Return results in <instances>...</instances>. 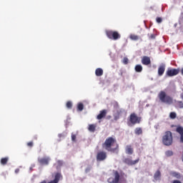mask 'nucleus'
Returning <instances> with one entry per match:
<instances>
[{
	"mask_svg": "<svg viewBox=\"0 0 183 183\" xmlns=\"http://www.w3.org/2000/svg\"><path fill=\"white\" fill-rule=\"evenodd\" d=\"M102 148L108 151V152L118 153L119 144L117 143V138H115V137H109L102 144Z\"/></svg>",
	"mask_w": 183,
	"mask_h": 183,
	"instance_id": "obj_1",
	"label": "nucleus"
},
{
	"mask_svg": "<svg viewBox=\"0 0 183 183\" xmlns=\"http://www.w3.org/2000/svg\"><path fill=\"white\" fill-rule=\"evenodd\" d=\"M162 142L164 145H166V147H169L170 145H172V132H171L170 131L166 132L162 137Z\"/></svg>",
	"mask_w": 183,
	"mask_h": 183,
	"instance_id": "obj_2",
	"label": "nucleus"
},
{
	"mask_svg": "<svg viewBox=\"0 0 183 183\" xmlns=\"http://www.w3.org/2000/svg\"><path fill=\"white\" fill-rule=\"evenodd\" d=\"M159 99L161 102H163V104H167L168 105H171L173 102L172 97L167 95V93H165L164 91L159 92Z\"/></svg>",
	"mask_w": 183,
	"mask_h": 183,
	"instance_id": "obj_3",
	"label": "nucleus"
},
{
	"mask_svg": "<svg viewBox=\"0 0 183 183\" xmlns=\"http://www.w3.org/2000/svg\"><path fill=\"white\" fill-rule=\"evenodd\" d=\"M142 118L138 117L137 114L132 113L129 117V122H127L128 125H137V124H141Z\"/></svg>",
	"mask_w": 183,
	"mask_h": 183,
	"instance_id": "obj_4",
	"label": "nucleus"
},
{
	"mask_svg": "<svg viewBox=\"0 0 183 183\" xmlns=\"http://www.w3.org/2000/svg\"><path fill=\"white\" fill-rule=\"evenodd\" d=\"M107 36L109 39H114V41H117V39H121V34L118 31L107 30L106 31Z\"/></svg>",
	"mask_w": 183,
	"mask_h": 183,
	"instance_id": "obj_5",
	"label": "nucleus"
},
{
	"mask_svg": "<svg viewBox=\"0 0 183 183\" xmlns=\"http://www.w3.org/2000/svg\"><path fill=\"white\" fill-rule=\"evenodd\" d=\"M119 178H120L119 173L117 171H116L114 172V178L110 177L107 179V182L109 183H118L119 182Z\"/></svg>",
	"mask_w": 183,
	"mask_h": 183,
	"instance_id": "obj_6",
	"label": "nucleus"
},
{
	"mask_svg": "<svg viewBox=\"0 0 183 183\" xmlns=\"http://www.w3.org/2000/svg\"><path fill=\"white\" fill-rule=\"evenodd\" d=\"M179 74V69H171L167 71V76H175Z\"/></svg>",
	"mask_w": 183,
	"mask_h": 183,
	"instance_id": "obj_7",
	"label": "nucleus"
},
{
	"mask_svg": "<svg viewBox=\"0 0 183 183\" xmlns=\"http://www.w3.org/2000/svg\"><path fill=\"white\" fill-rule=\"evenodd\" d=\"M107 159V152H99L97 154V161H105Z\"/></svg>",
	"mask_w": 183,
	"mask_h": 183,
	"instance_id": "obj_8",
	"label": "nucleus"
},
{
	"mask_svg": "<svg viewBox=\"0 0 183 183\" xmlns=\"http://www.w3.org/2000/svg\"><path fill=\"white\" fill-rule=\"evenodd\" d=\"M123 162L124 164H127V165H135L136 164H138V162H139V158H138L137 159H136L134 161H132V159L129 158H125L123 160Z\"/></svg>",
	"mask_w": 183,
	"mask_h": 183,
	"instance_id": "obj_9",
	"label": "nucleus"
},
{
	"mask_svg": "<svg viewBox=\"0 0 183 183\" xmlns=\"http://www.w3.org/2000/svg\"><path fill=\"white\" fill-rule=\"evenodd\" d=\"M142 64L146 66L151 65V58L148 56H143L142 58Z\"/></svg>",
	"mask_w": 183,
	"mask_h": 183,
	"instance_id": "obj_10",
	"label": "nucleus"
},
{
	"mask_svg": "<svg viewBox=\"0 0 183 183\" xmlns=\"http://www.w3.org/2000/svg\"><path fill=\"white\" fill-rule=\"evenodd\" d=\"M164 72H165V64H162L158 68L159 76H162L164 75Z\"/></svg>",
	"mask_w": 183,
	"mask_h": 183,
	"instance_id": "obj_11",
	"label": "nucleus"
},
{
	"mask_svg": "<svg viewBox=\"0 0 183 183\" xmlns=\"http://www.w3.org/2000/svg\"><path fill=\"white\" fill-rule=\"evenodd\" d=\"M41 165H48L49 164V158L44 157L38 159Z\"/></svg>",
	"mask_w": 183,
	"mask_h": 183,
	"instance_id": "obj_12",
	"label": "nucleus"
},
{
	"mask_svg": "<svg viewBox=\"0 0 183 183\" xmlns=\"http://www.w3.org/2000/svg\"><path fill=\"white\" fill-rule=\"evenodd\" d=\"M126 154H128V155H132L134 154V149L132 145H127L126 147Z\"/></svg>",
	"mask_w": 183,
	"mask_h": 183,
	"instance_id": "obj_13",
	"label": "nucleus"
},
{
	"mask_svg": "<svg viewBox=\"0 0 183 183\" xmlns=\"http://www.w3.org/2000/svg\"><path fill=\"white\" fill-rule=\"evenodd\" d=\"M105 117H107V110L104 109L100 111V113L98 114L97 118L98 119H102V118H105Z\"/></svg>",
	"mask_w": 183,
	"mask_h": 183,
	"instance_id": "obj_14",
	"label": "nucleus"
},
{
	"mask_svg": "<svg viewBox=\"0 0 183 183\" xmlns=\"http://www.w3.org/2000/svg\"><path fill=\"white\" fill-rule=\"evenodd\" d=\"M96 76H102L104 75V70L102 68H97L95 70Z\"/></svg>",
	"mask_w": 183,
	"mask_h": 183,
	"instance_id": "obj_15",
	"label": "nucleus"
},
{
	"mask_svg": "<svg viewBox=\"0 0 183 183\" xmlns=\"http://www.w3.org/2000/svg\"><path fill=\"white\" fill-rule=\"evenodd\" d=\"M170 175L177 179H181V174L177 172H171Z\"/></svg>",
	"mask_w": 183,
	"mask_h": 183,
	"instance_id": "obj_16",
	"label": "nucleus"
},
{
	"mask_svg": "<svg viewBox=\"0 0 183 183\" xmlns=\"http://www.w3.org/2000/svg\"><path fill=\"white\" fill-rule=\"evenodd\" d=\"M9 161V157H2L0 160V163L2 165H6L8 164V162Z\"/></svg>",
	"mask_w": 183,
	"mask_h": 183,
	"instance_id": "obj_17",
	"label": "nucleus"
},
{
	"mask_svg": "<svg viewBox=\"0 0 183 183\" xmlns=\"http://www.w3.org/2000/svg\"><path fill=\"white\" fill-rule=\"evenodd\" d=\"M154 178L156 181H158L159 179H161V172L159 170H157L154 173Z\"/></svg>",
	"mask_w": 183,
	"mask_h": 183,
	"instance_id": "obj_18",
	"label": "nucleus"
},
{
	"mask_svg": "<svg viewBox=\"0 0 183 183\" xmlns=\"http://www.w3.org/2000/svg\"><path fill=\"white\" fill-rule=\"evenodd\" d=\"M88 129L89 132H95V129H97V124H89Z\"/></svg>",
	"mask_w": 183,
	"mask_h": 183,
	"instance_id": "obj_19",
	"label": "nucleus"
},
{
	"mask_svg": "<svg viewBox=\"0 0 183 183\" xmlns=\"http://www.w3.org/2000/svg\"><path fill=\"white\" fill-rule=\"evenodd\" d=\"M136 72H142V66L141 64H137L134 67Z\"/></svg>",
	"mask_w": 183,
	"mask_h": 183,
	"instance_id": "obj_20",
	"label": "nucleus"
},
{
	"mask_svg": "<svg viewBox=\"0 0 183 183\" xmlns=\"http://www.w3.org/2000/svg\"><path fill=\"white\" fill-rule=\"evenodd\" d=\"M134 134H136V135H141L142 134V128L141 127H137L134 129Z\"/></svg>",
	"mask_w": 183,
	"mask_h": 183,
	"instance_id": "obj_21",
	"label": "nucleus"
},
{
	"mask_svg": "<svg viewBox=\"0 0 183 183\" xmlns=\"http://www.w3.org/2000/svg\"><path fill=\"white\" fill-rule=\"evenodd\" d=\"M121 111H117V113L114 114V121H118V119H119L120 117H121Z\"/></svg>",
	"mask_w": 183,
	"mask_h": 183,
	"instance_id": "obj_22",
	"label": "nucleus"
},
{
	"mask_svg": "<svg viewBox=\"0 0 183 183\" xmlns=\"http://www.w3.org/2000/svg\"><path fill=\"white\" fill-rule=\"evenodd\" d=\"M129 38L132 41H138L139 39V36L135 34H130Z\"/></svg>",
	"mask_w": 183,
	"mask_h": 183,
	"instance_id": "obj_23",
	"label": "nucleus"
},
{
	"mask_svg": "<svg viewBox=\"0 0 183 183\" xmlns=\"http://www.w3.org/2000/svg\"><path fill=\"white\" fill-rule=\"evenodd\" d=\"M77 111H80V112L84 111V104L79 103L77 104Z\"/></svg>",
	"mask_w": 183,
	"mask_h": 183,
	"instance_id": "obj_24",
	"label": "nucleus"
},
{
	"mask_svg": "<svg viewBox=\"0 0 183 183\" xmlns=\"http://www.w3.org/2000/svg\"><path fill=\"white\" fill-rule=\"evenodd\" d=\"M169 118L170 119H175V118H177V113L175 112H170Z\"/></svg>",
	"mask_w": 183,
	"mask_h": 183,
	"instance_id": "obj_25",
	"label": "nucleus"
},
{
	"mask_svg": "<svg viewBox=\"0 0 183 183\" xmlns=\"http://www.w3.org/2000/svg\"><path fill=\"white\" fill-rule=\"evenodd\" d=\"M166 157H172L174 155V152L172 150H167L165 152Z\"/></svg>",
	"mask_w": 183,
	"mask_h": 183,
	"instance_id": "obj_26",
	"label": "nucleus"
},
{
	"mask_svg": "<svg viewBox=\"0 0 183 183\" xmlns=\"http://www.w3.org/2000/svg\"><path fill=\"white\" fill-rule=\"evenodd\" d=\"M176 105L178 108L182 109L183 108V102L178 101V102H177Z\"/></svg>",
	"mask_w": 183,
	"mask_h": 183,
	"instance_id": "obj_27",
	"label": "nucleus"
},
{
	"mask_svg": "<svg viewBox=\"0 0 183 183\" xmlns=\"http://www.w3.org/2000/svg\"><path fill=\"white\" fill-rule=\"evenodd\" d=\"M66 108L69 109H71L72 108V102H67L66 104Z\"/></svg>",
	"mask_w": 183,
	"mask_h": 183,
	"instance_id": "obj_28",
	"label": "nucleus"
},
{
	"mask_svg": "<svg viewBox=\"0 0 183 183\" xmlns=\"http://www.w3.org/2000/svg\"><path fill=\"white\" fill-rule=\"evenodd\" d=\"M71 141H73V142L76 141V135L74 134L73 133L71 134Z\"/></svg>",
	"mask_w": 183,
	"mask_h": 183,
	"instance_id": "obj_29",
	"label": "nucleus"
},
{
	"mask_svg": "<svg viewBox=\"0 0 183 183\" xmlns=\"http://www.w3.org/2000/svg\"><path fill=\"white\" fill-rule=\"evenodd\" d=\"M128 62H129V60L128 59V58L124 57V58L123 59V63H124L125 65H127V64H128Z\"/></svg>",
	"mask_w": 183,
	"mask_h": 183,
	"instance_id": "obj_30",
	"label": "nucleus"
},
{
	"mask_svg": "<svg viewBox=\"0 0 183 183\" xmlns=\"http://www.w3.org/2000/svg\"><path fill=\"white\" fill-rule=\"evenodd\" d=\"M156 21H157V24H161V22H162V18L157 17Z\"/></svg>",
	"mask_w": 183,
	"mask_h": 183,
	"instance_id": "obj_31",
	"label": "nucleus"
},
{
	"mask_svg": "<svg viewBox=\"0 0 183 183\" xmlns=\"http://www.w3.org/2000/svg\"><path fill=\"white\" fill-rule=\"evenodd\" d=\"M27 147H29V148H32V147H34V142H28Z\"/></svg>",
	"mask_w": 183,
	"mask_h": 183,
	"instance_id": "obj_32",
	"label": "nucleus"
},
{
	"mask_svg": "<svg viewBox=\"0 0 183 183\" xmlns=\"http://www.w3.org/2000/svg\"><path fill=\"white\" fill-rule=\"evenodd\" d=\"M150 39H155V34H151L150 35Z\"/></svg>",
	"mask_w": 183,
	"mask_h": 183,
	"instance_id": "obj_33",
	"label": "nucleus"
},
{
	"mask_svg": "<svg viewBox=\"0 0 183 183\" xmlns=\"http://www.w3.org/2000/svg\"><path fill=\"white\" fill-rule=\"evenodd\" d=\"M91 171V169L87 168L85 169V172H86V174H88V172H89Z\"/></svg>",
	"mask_w": 183,
	"mask_h": 183,
	"instance_id": "obj_34",
	"label": "nucleus"
},
{
	"mask_svg": "<svg viewBox=\"0 0 183 183\" xmlns=\"http://www.w3.org/2000/svg\"><path fill=\"white\" fill-rule=\"evenodd\" d=\"M15 173L19 174V169H15Z\"/></svg>",
	"mask_w": 183,
	"mask_h": 183,
	"instance_id": "obj_35",
	"label": "nucleus"
},
{
	"mask_svg": "<svg viewBox=\"0 0 183 183\" xmlns=\"http://www.w3.org/2000/svg\"><path fill=\"white\" fill-rule=\"evenodd\" d=\"M180 98L183 100V93L181 94Z\"/></svg>",
	"mask_w": 183,
	"mask_h": 183,
	"instance_id": "obj_36",
	"label": "nucleus"
},
{
	"mask_svg": "<svg viewBox=\"0 0 183 183\" xmlns=\"http://www.w3.org/2000/svg\"><path fill=\"white\" fill-rule=\"evenodd\" d=\"M181 74L183 76V68L181 69Z\"/></svg>",
	"mask_w": 183,
	"mask_h": 183,
	"instance_id": "obj_37",
	"label": "nucleus"
},
{
	"mask_svg": "<svg viewBox=\"0 0 183 183\" xmlns=\"http://www.w3.org/2000/svg\"><path fill=\"white\" fill-rule=\"evenodd\" d=\"M34 139H38V137H37L36 136H34Z\"/></svg>",
	"mask_w": 183,
	"mask_h": 183,
	"instance_id": "obj_38",
	"label": "nucleus"
},
{
	"mask_svg": "<svg viewBox=\"0 0 183 183\" xmlns=\"http://www.w3.org/2000/svg\"><path fill=\"white\" fill-rule=\"evenodd\" d=\"M58 163H59V164H61V161H59Z\"/></svg>",
	"mask_w": 183,
	"mask_h": 183,
	"instance_id": "obj_39",
	"label": "nucleus"
}]
</instances>
